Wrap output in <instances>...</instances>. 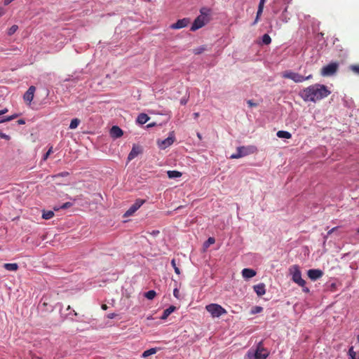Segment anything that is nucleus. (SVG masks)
Returning <instances> with one entry per match:
<instances>
[{
    "label": "nucleus",
    "instance_id": "nucleus-32",
    "mask_svg": "<svg viewBox=\"0 0 359 359\" xmlns=\"http://www.w3.org/2000/svg\"><path fill=\"white\" fill-rule=\"evenodd\" d=\"M205 50V48L204 46H201L197 48H195L193 50V53L196 55H199L202 53Z\"/></svg>",
    "mask_w": 359,
    "mask_h": 359
},
{
    "label": "nucleus",
    "instance_id": "nucleus-45",
    "mask_svg": "<svg viewBox=\"0 0 359 359\" xmlns=\"http://www.w3.org/2000/svg\"><path fill=\"white\" fill-rule=\"evenodd\" d=\"M116 315L114 313L107 315L108 318L113 319Z\"/></svg>",
    "mask_w": 359,
    "mask_h": 359
},
{
    "label": "nucleus",
    "instance_id": "nucleus-5",
    "mask_svg": "<svg viewBox=\"0 0 359 359\" xmlns=\"http://www.w3.org/2000/svg\"><path fill=\"white\" fill-rule=\"evenodd\" d=\"M205 309L211 314L212 318H218L226 313V311L217 304H210L205 306Z\"/></svg>",
    "mask_w": 359,
    "mask_h": 359
},
{
    "label": "nucleus",
    "instance_id": "nucleus-20",
    "mask_svg": "<svg viewBox=\"0 0 359 359\" xmlns=\"http://www.w3.org/2000/svg\"><path fill=\"white\" fill-rule=\"evenodd\" d=\"M149 119V117L146 114H140L137 118V123L140 124L146 123Z\"/></svg>",
    "mask_w": 359,
    "mask_h": 359
},
{
    "label": "nucleus",
    "instance_id": "nucleus-43",
    "mask_svg": "<svg viewBox=\"0 0 359 359\" xmlns=\"http://www.w3.org/2000/svg\"><path fill=\"white\" fill-rule=\"evenodd\" d=\"M338 227H334L331 229L330 231H328L327 235H330L331 233H332Z\"/></svg>",
    "mask_w": 359,
    "mask_h": 359
},
{
    "label": "nucleus",
    "instance_id": "nucleus-8",
    "mask_svg": "<svg viewBox=\"0 0 359 359\" xmlns=\"http://www.w3.org/2000/svg\"><path fill=\"white\" fill-rule=\"evenodd\" d=\"M208 22V18L205 16L199 15L194 21L191 27V31H196L203 27Z\"/></svg>",
    "mask_w": 359,
    "mask_h": 359
},
{
    "label": "nucleus",
    "instance_id": "nucleus-33",
    "mask_svg": "<svg viewBox=\"0 0 359 359\" xmlns=\"http://www.w3.org/2000/svg\"><path fill=\"white\" fill-rule=\"evenodd\" d=\"M171 265L172 266L174 270H175V272L177 273V274H180V269L177 266V264H176V262H175V260L173 259H172L171 261Z\"/></svg>",
    "mask_w": 359,
    "mask_h": 359
},
{
    "label": "nucleus",
    "instance_id": "nucleus-31",
    "mask_svg": "<svg viewBox=\"0 0 359 359\" xmlns=\"http://www.w3.org/2000/svg\"><path fill=\"white\" fill-rule=\"evenodd\" d=\"M210 11V9H208L207 8H202L200 10V13H201L200 15L205 16L206 18H208V15H209Z\"/></svg>",
    "mask_w": 359,
    "mask_h": 359
},
{
    "label": "nucleus",
    "instance_id": "nucleus-59",
    "mask_svg": "<svg viewBox=\"0 0 359 359\" xmlns=\"http://www.w3.org/2000/svg\"><path fill=\"white\" fill-rule=\"evenodd\" d=\"M287 3H290L292 0H286Z\"/></svg>",
    "mask_w": 359,
    "mask_h": 359
},
{
    "label": "nucleus",
    "instance_id": "nucleus-39",
    "mask_svg": "<svg viewBox=\"0 0 359 359\" xmlns=\"http://www.w3.org/2000/svg\"><path fill=\"white\" fill-rule=\"evenodd\" d=\"M0 137L7 140H10V137L2 132H0Z\"/></svg>",
    "mask_w": 359,
    "mask_h": 359
},
{
    "label": "nucleus",
    "instance_id": "nucleus-16",
    "mask_svg": "<svg viewBox=\"0 0 359 359\" xmlns=\"http://www.w3.org/2000/svg\"><path fill=\"white\" fill-rule=\"evenodd\" d=\"M253 288L255 292L259 297L264 295L266 292L265 285L264 283H259L258 285H254Z\"/></svg>",
    "mask_w": 359,
    "mask_h": 359
},
{
    "label": "nucleus",
    "instance_id": "nucleus-30",
    "mask_svg": "<svg viewBox=\"0 0 359 359\" xmlns=\"http://www.w3.org/2000/svg\"><path fill=\"white\" fill-rule=\"evenodd\" d=\"M18 27L16 25H12L8 30V34L9 36L13 35L18 30Z\"/></svg>",
    "mask_w": 359,
    "mask_h": 359
},
{
    "label": "nucleus",
    "instance_id": "nucleus-13",
    "mask_svg": "<svg viewBox=\"0 0 359 359\" xmlns=\"http://www.w3.org/2000/svg\"><path fill=\"white\" fill-rule=\"evenodd\" d=\"M35 90L36 88L34 86H32L28 88L23 96L25 102H27L29 104L31 103V102L33 100Z\"/></svg>",
    "mask_w": 359,
    "mask_h": 359
},
{
    "label": "nucleus",
    "instance_id": "nucleus-24",
    "mask_svg": "<svg viewBox=\"0 0 359 359\" xmlns=\"http://www.w3.org/2000/svg\"><path fill=\"white\" fill-rule=\"evenodd\" d=\"M263 9H264V7L263 6H258V10H257V15H256V18L255 20V21L253 22L252 25H256L259 20V17L261 16L262 12H263Z\"/></svg>",
    "mask_w": 359,
    "mask_h": 359
},
{
    "label": "nucleus",
    "instance_id": "nucleus-19",
    "mask_svg": "<svg viewBox=\"0 0 359 359\" xmlns=\"http://www.w3.org/2000/svg\"><path fill=\"white\" fill-rule=\"evenodd\" d=\"M18 265L16 263H6L4 264V268L7 271H16L18 269Z\"/></svg>",
    "mask_w": 359,
    "mask_h": 359
},
{
    "label": "nucleus",
    "instance_id": "nucleus-34",
    "mask_svg": "<svg viewBox=\"0 0 359 359\" xmlns=\"http://www.w3.org/2000/svg\"><path fill=\"white\" fill-rule=\"evenodd\" d=\"M215 242V239L213 237H210L205 243L204 245L205 248H208L210 245L214 244Z\"/></svg>",
    "mask_w": 359,
    "mask_h": 359
},
{
    "label": "nucleus",
    "instance_id": "nucleus-3",
    "mask_svg": "<svg viewBox=\"0 0 359 359\" xmlns=\"http://www.w3.org/2000/svg\"><path fill=\"white\" fill-rule=\"evenodd\" d=\"M289 271L293 282L301 287H304L306 285V281L302 278V273L298 265L291 266Z\"/></svg>",
    "mask_w": 359,
    "mask_h": 359
},
{
    "label": "nucleus",
    "instance_id": "nucleus-48",
    "mask_svg": "<svg viewBox=\"0 0 359 359\" xmlns=\"http://www.w3.org/2000/svg\"><path fill=\"white\" fill-rule=\"evenodd\" d=\"M265 1H266V0H260L259 6H262L264 7Z\"/></svg>",
    "mask_w": 359,
    "mask_h": 359
},
{
    "label": "nucleus",
    "instance_id": "nucleus-2",
    "mask_svg": "<svg viewBox=\"0 0 359 359\" xmlns=\"http://www.w3.org/2000/svg\"><path fill=\"white\" fill-rule=\"evenodd\" d=\"M269 355L267 349L263 346V342L259 341L255 351H248L247 353L248 359H266Z\"/></svg>",
    "mask_w": 359,
    "mask_h": 359
},
{
    "label": "nucleus",
    "instance_id": "nucleus-1",
    "mask_svg": "<svg viewBox=\"0 0 359 359\" xmlns=\"http://www.w3.org/2000/svg\"><path fill=\"white\" fill-rule=\"evenodd\" d=\"M330 94V91L322 84L311 85L299 93L300 97L304 101L313 102L327 97Z\"/></svg>",
    "mask_w": 359,
    "mask_h": 359
},
{
    "label": "nucleus",
    "instance_id": "nucleus-58",
    "mask_svg": "<svg viewBox=\"0 0 359 359\" xmlns=\"http://www.w3.org/2000/svg\"><path fill=\"white\" fill-rule=\"evenodd\" d=\"M147 126L151 127V126H152V124H149Z\"/></svg>",
    "mask_w": 359,
    "mask_h": 359
},
{
    "label": "nucleus",
    "instance_id": "nucleus-26",
    "mask_svg": "<svg viewBox=\"0 0 359 359\" xmlns=\"http://www.w3.org/2000/svg\"><path fill=\"white\" fill-rule=\"evenodd\" d=\"M80 123V120L79 118H73L72 121H71V123H70V125H69V128L70 129H75L78 127V126L79 125Z\"/></svg>",
    "mask_w": 359,
    "mask_h": 359
},
{
    "label": "nucleus",
    "instance_id": "nucleus-61",
    "mask_svg": "<svg viewBox=\"0 0 359 359\" xmlns=\"http://www.w3.org/2000/svg\"><path fill=\"white\" fill-rule=\"evenodd\" d=\"M358 341H359V335L358 336Z\"/></svg>",
    "mask_w": 359,
    "mask_h": 359
},
{
    "label": "nucleus",
    "instance_id": "nucleus-23",
    "mask_svg": "<svg viewBox=\"0 0 359 359\" xmlns=\"http://www.w3.org/2000/svg\"><path fill=\"white\" fill-rule=\"evenodd\" d=\"M54 216V212L52 210H43L42 218L44 219H50Z\"/></svg>",
    "mask_w": 359,
    "mask_h": 359
},
{
    "label": "nucleus",
    "instance_id": "nucleus-47",
    "mask_svg": "<svg viewBox=\"0 0 359 359\" xmlns=\"http://www.w3.org/2000/svg\"><path fill=\"white\" fill-rule=\"evenodd\" d=\"M8 111V109L5 108L4 109L0 110L1 115L6 114Z\"/></svg>",
    "mask_w": 359,
    "mask_h": 359
},
{
    "label": "nucleus",
    "instance_id": "nucleus-9",
    "mask_svg": "<svg viewBox=\"0 0 359 359\" xmlns=\"http://www.w3.org/2000/svg\"><path fill=\"white\" fill-rule=\"evenodd\" d=\"M145 203V200L138 198L135 201L134 204H133L130 208L124 214L125 217H129L133 215L144 203Z\"/></svg>",
    "mask_w": 359,
    "mask_h": 359
},
{
    "label": "nucleus",
    "instance_id": "nucleus-53",
    "mask_svg": "<svg viewBox=\"0 0 359 359\" xmlns=\"http://www.w3.org/2000/svg\"><path fill=\"white\" fill-rule=\"evenodd\" d=\"M101 307L103 310H107L108 308L106 304H102Z\"/></svg>",
    "mask_w": 359,
    "mask_h": 359
},
{
    "label": "nucleus",
    "instance_id": "nucleus-40",
    "mask_svg": "<svg viewBox=\"0 0 359 359\" xmlns=\"http://www.w3.org/2000/svg\"><path fill=\"white\" fill-rule=\"evenodd\" d=\"M247 103L249 105V107H250L257 106V104L253 102V101L251 100H248Z\"/></svg>",
    "mask_w": 359,
    "mask_h": 359
},
{
    "label": "nucleus",
    "instance_id": "nucleus-27",
    "mask_svg": "<svg viewBox=\"0 0 359 359\" xmlns=\"http://www.w3.org/2000/svg\"><path fill=\"white\" fill-rule=\"evenodd\" d=\"M156 295V292L154 290H149L144 294V297L148 299H153Z\"/></svg>",
    "mask_w": 359,
    "mask_h": 359
},
{
    "label": "nucleus",
    "instance_id": "nucleus-42",
    "mask_svg": "<svg viewBox=\"0 0 359 359\" xmlns=\"http://www.w3.org/2000/svg\"><path fill=\"white\" fill-rule=\"evenodd\" d=\"M14 0H4V4L5 6H7V5L10 4Z\"/></svg>",
    "mask_w": 359,
    "mask_h": 359
},
{
    "label": "nucleus",
    "instance_id": "nucleus-14",
    "mask_svg": "<svg viewBox=\"0 0 359 359\" xmlns=\"http://www.w3.org/2000/svg\"><path fill=\"white\" fill-rule=\"evenodd\" d=\"M123 134V130L118 126H114L110 130V135L114 138L120 137Z\"/></svg>",
    "mask_w": 359,
    "mask_h": 359
},
{
    "label": "nucleus",
    "instance_id": "nucleus-25",
    "mask_svg": "<svg viewBox=\"0 0 359 359\" xmlns=\"http://www.w3.org/2000/svg\"><path fill=\"white\" fill-rule=\"evenodd\" d=\"M156 351H157V350L155 348L148 349L142 353V357L147 358L151 355L155 354L156 353Z\"/></svg>",
    "mask_w": 359,
    "mask_h": 359
},
{
    "label": "nucleus",
    "instance_id": "nucleus-38",
    "mask_svg": "<svg viewBox=\"0 0 359 359\" xmlns=\"http://www.w3.org/2000/svg\"><path fill=\"white\" fill-rule=\"evenodd\" d=\"M17 116H18V115H16V114L10 116H6V117H4V120H6V122L10 121L14 119L15 118H16Z\"/></svg>",
    "mask_w": 359,
    "mask_h": 359
},
{
    "label": "nucleus",
    "instance_id": "nucleus-51",
    "mask_svg": "<svg viewBox=\"0 0 359 359\" xmlns=\"http://www.w3.org/2000/svg\"><path fill=\"white\" fill-rule=\"evenodd\" d=\"M193 116H194V118H197L199 116V113L195 112V113H194Z\"/></svg>",
    "mask_w": 359,
    "mask_h": 359
},
{
    "label": "nucleus",
    "instance_id": "nucleus-7",
    "mask_svg": "<svg viewBox=\"0 0 359 359\" xmlns=\"http://www.w3.org/2000/svg\"><path fill=\"white\" fill-rule=\"evenodd\" d=\"M338 67V63L331 62L322 68L321 74L324 76H332L337 72Z\"/></svg>",
    "mask_w": 359,
    "mask_h": 359
},
{
    "label": "nucleus",
    "instance_id": "nucleus-54",
    "mask_svg": "<svg viewBox=\"0 0 359 359\" xmlns=\"http://www.w3.org/2000/svg\"><path fill=\"white\" fill-rule=\"evenodd\" d=\"M60 209H61V208H60V207L55 206V207L53 208V210H54L55 211H58V210H60Z\"/></svg>",
    "mask_w": 359,
    "mask_h": 359
},
{
    "label": "nucleus",
    "instance_id": "nucleus-22",
    "mask_svg": "<svg viewBox=\"0 0 359 359\" xmlns=\"http://www.w3.org/2000/svg\"><path fill=\"white\" fill-rule=\"evenodd\" d=\"M167 174L169 178H177L182 176V173L177 170H168Z\"/></svg>",
    "mask_w": 359,
    "mask_h": 359
},
{
    "label": "nucleus",
    "instance_id": "nucleus-4",
    "mask_svg": "<svg viewBox=\"0 0 359 359\" xmlns=\"http://www.w3.org/2000/svg\"><path fill=\"white\" fill-rule=\"evenodd\" d=\"M282 76L285 79H289L294 81L295 83H302L306 80L312 79V74H309L307 76H304L298 73H295L291 71H285L283 72Z\"/></svg>",
    "mask_w": 359,
    "mask_h": 359
},
{
    "label": "nucleus",
    "instance_id": "nucleus-15",
    "mask_svg": "<svg viewBox=\"0 0 359 359\" xmlns=\"http://www.w3.org/2000/svg\"><path fill=\"white\" fill-rule=\"evenodd\" d=\"M142 153V149L140 147H135L134 146L133 148H132V150L130 151V152L129 153L128 156V160L130 161H132L133 159H134L137 155H139L140 154Z\"/></svg>",
    "mask_w": 359,
    "mask_h": 359
},
{
    "label": "nucleus",
    "instance_id": "nucleus-36",
    "mask_svg": "<svg viewBox=\"0 0 359 359\" xmlns=\"http://www.w3.org/2000/svg\"><path fill=\"white\" fill-rule=\"evenodd\" d=\"M53 152V147L51 146L49 149L48 150V151L44 154L43 157V161H46L48 156Z\"/></svg>",
    "mask_w": 359,
    "mask_h": 359
},
{
    "label": "nucleus",
    "instance_id": "nucleus-11",
    "mask_svg": "<svg viewBox=\"0 0 359 359\" xmlns=\"http://www.w3.org/2000/svg\"><path fill=\"white\" fill-rule=\"evenodd\" d=\"M174 141L175 137L172 135H171L163 140H158V145L161 149H165L168 147L172 144Z\"/></svg>",
    "mask_w": 359,
    "mask_h": 359
},
{
    "label": "nucleus",
    "instance_id": "nucleus-44",
    "mask_svg": "<svg viewBox=\"0 0 359 359\" xmlns=\"http://www.w3.org/2000/svg\"><path fill=\"white\" fill-rule=\"evenodd\" d=\"M302 291L306 292V293H308V292H309L310 290H309V289L307 287H306L304 285V287H302Z\"/></svg>",
    "mask_w": 359,
    "mask_h": 359
},
{
    "label": "nucleus",
    "instance_id": "nucleus-10",
    "mask_svg": "<svg viewBox=\"0 0 359 359\" xmlns=\"http://www.w3.org/2000/svg\"><path fill=\"white\" fill-rule=\"evenodd\" d=\"M190 20L189 18H184L180 20H178L175 23L172 24L170 27L172 29H178L187 27L189 24Z\"/></svg>",
    "mask_w": 359,
    "mask_h": 359
},
{
    "label": "nucleus",
    "instance_id": "nucleus-46",
    "mask_svg": "<svg viewBox=\"0 0 359 359\" xmlns=\"http://www.w3.org/2000/svg\"><path fill=\"white\" fill-rule=\"evenodd\" d=\"M255 309H256V311L255 312H256V313H259L262 311V308L260 306H256Z\"/></svg>",
    "mask_w": 359,
    "mask_h": 359
},
{
    "label": "nucleus",
    "instance_id": "nucleus-37",
    "mask_svg": "<svg viewBox=\"0 0 359 359\" xmlns=\"http://www.w3.org/2000/svg\"><path fill=\"white\" fill-rule=\"evenodd\" d=\"M72 205H73L72 203L67 202V203H65L62 205H61L60 208L66 209V208H69L72 207Z\"/></svg>",
    "mask_w": 359,
    "mask_h": 359
},
{
    "label": "nucleus",
    "instance_id": "nucleus-52",
    "mask_svg": "<svg viewBox=\"0 0 359 359\" xmlns=\"http://www.w3.org/2000/svg\"><path fill=\"white\" fill-rule=\"evenodd\" d=\"M69 175V173L67 172H62L60 174V176H67Z\"/></svg>",
    "mask_w": 359,
    "mask_h": 359
},
{
    "label": "nucleus",
    "instance_id": "nucleus-57",
    "mask_svg": "<svg viewBox=\"0 0 359 359\" xmlns=\"http://www.w3.org/2000/svg\"><path fill=\"white\" fill-rule=\"evenodd\" d=\"M197 135H198V138L201 139V135H200V133H198Z\"/></svg>",
    "mask_w": 359,
    "mask_h": 359
},
{
    "label": "nucleus",
    "instance_id": "nucleus-60",
    "mask_svg": "<svg viewBox=\"0 0 359 359\" xmlns=\"http://www.w3.org/2000/svg\"><path fill=\"white\" fill-rule=\"evenodd\" d=\"M357 232L359 233V228L358 229Z\"/></svg>",
    "mask_w": 359,
    "mask_h": 359
},
{
    "label": "nucleus",
    "instance_id": "nucleus-17",
    "mask_svg": "<svg viewBox=\"0 0 359 359\" xmlns=\"http://www.w3.org/2000/svg\"><path fill=\"white\" fill-rule=\"evenodd\" d=\"M256 275V271L251 269H244L242 271V276L244 278L248 279L254 277Z\"/></svg>",
    "mask_w": 359,
    "mask_h": 359
},
{
    "label": "nucleus",
    "instance_id": "nucleus-49",
    "mask_svg": "<svg viewBox=\"0 0 359 359\" xmlns=\"http://www.w3.org/2000/svg\"><path fill=\"white\" fill-rule=\"evenodd\" d=\"M18 124L22 125V124H25V121L23 119H19L18 121Z\"/></svg>",
    "mask_w": 359,
    "mask_h": 359
},
{
    "label": "nucleus",
    "instance_id": "nucleus-28",
    "mask_svg": "<svg viewBox=\"0 0 359 359\" xmlns=\"http://www.w3.org/2000/svg\"><path fill=\"white\" fill-rule=\"evenodd\" d=\"M348 69L354 74L359 75V65H351Z\"/></svg>",
    "mask_w": 359,
    "mask_h": 359
},
{
    "label": "nucleus",
    "instance_id": "nucleus-41",
    "mask_svg": "<svg viewBox=\"0 0 359 359\" xmlns=\"http://www.w3.org/2000/svg\"><path fill=\"white\" fill-rule=\"evenodd\" d=\"M178 294H179V290H178V289L175 288L173 291V294L175 297L178 298Z\"/></svg>",
    "mask_w": 359,
    "mask_h": 359
},
{
    "label": "nucleus",
    "instance_id": "nucleus-35",
    "mask_svg": "<svg viewBox=\"0 0 359 359\" xmlns=\"http://www.w3.org/2000/svg\"><path fill=\"white\" fill-rule=\"evenodd\" d=\"M348 355L351 359H356V353L353 351V348L351 347L348 350Z\"/></svg>",
    "mask_w": 359,
    "mask_h": 359
},
{
    "label": "nucleus",
    "instance_id": "nucleus-6",
    "mask_svg": "<svg viewBox=\"0 0 359 359\" xmlns=\"http://www.w3.org/2000/svg\"><path fill=\"white\" fill-rule=\"evenodd\" d=\"M256 149L255 147L249 146V147H238L236 150V153L233 154L230 158L235 159L239 158L243 156H245L248 154H253L255 151Z\"/></svg>",
    "mask_w": 359,
    "mask_h": 359
},
{
    "label": "nucleus",
    "instance_id": "nucleus-56",
    "mask_svg": "<svg viewBox=\"0 0 359 359\" xmlns=\"http://www.w3.org/2000/svg\"><path fill=\"white\" fill-rule=\"evenodd\" d=\"M4 122H6V120H4V118H0V123H4Z\"/></svg>",
    "mask_w": 359,
    "mask_h": 359
},
{
    "label": "nucleus",
    "instance_id": "nucleus-18",
    "mask_svg": "<svg viewBox=\"0 0 359 359\" xmlns=\"http://www.w3.org/2000/svg\"><path fill=\"white\" fill-rule=\"evenodd\" d=\"M175 309L176 307L174 306H169L168 309L163 311L161 319L165 320Z\"/></svg>",
    "mask_w": 359,
    "mask_h": 359
},
{
    "label": "nucleus",
    "instance_id": "nucleus-12",
    "mask_svg": "<svg viewBox=\"0 0 359 359\" xmlns=\"http://www.w3.org/2000/svg\"><path fill=\"white\" fill-rule=\"evenodd\" d=\"M307 275L311 280H316L323 276V272L320 269H309Z\"/></svg>",
    "mask_w": 359,
    "mask_h": 359
},
{
    "label": "nucleus",
    "instance_id": "nucleus-21",
    "mask_svg": "<svg viewBox=\"0 0 359 359\" xmlns=\"http://www.w3.org/2000/svg\"><path fill=\"white\" fill-rule=\"evenodd\" d=\"M276 135L279 138H285V139H290L292 137V135L289 132L285 131V130L278 131L276 133Z\"/></svg>",
    "mask_w": 359,
    "mask_h": 359
},
{
    "label": "nucleus",
    "instance_id": "nucleus-55",
    "mask_svg": "<svg viewBox=\"0 0 359 359\" xmlns=\"http://www.w3.org/2000/svg\"><path fill=\"white\" fill-rule=\"evenodd\" d=\"M4 9L2 8H0V17L4 14Z\"/></svg>",
    "mask_w": 359,
    "mask_h": 359
},
{
    "label": "nucleus",
    "instance_id": "nucleus-29",
    "mask_svg": "<svg viewBox=\"0 0 359 359\" xmlns=\"http://www.w3.org/2000/svg\"><path fill=\"white\" fill-rule=\"evenodd\" d=\"M262 42L264 44L268 45L271 42L270 36L267 34H264L262 36Z\"/></svg>",
    "mask_w": 359,
    "mask_h": 359
},
{
    "label": "nucleus",
    "instance_id": "nucleus-50",
    "mask_svg": "<svg viewBox=\"0 0 359 359\" xmlns=\"http://www.w3.org/2000/svg\"><path fill=\"white\" fill-rule=\"evenodd\" d=\"M180 103H181V104H183V105L186 104H187V100H185V99H182V100H180Z\"/></svg>",
    "mask_w": 359,
    "mask_h": 359
}]
</instances>
